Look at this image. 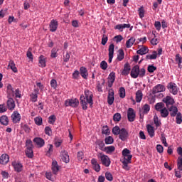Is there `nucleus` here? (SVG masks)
Masks as SVG:
<instances>
[{
	"label": "nucleus",
	"mask_w": 182,
	"mask_h": 182,
	"mask_svg": "<svg viewBox=\"0 0 182 182\" xmlns=\"http://www.w3.org/2000/svg\"><path fill=\"white\" fill-rule=\"evenodd\" d=\"M153 35L154 37L151 40V43L153 46H156L158 44L159 41H158V39L156 38V34H154V33H153Z\"/></svg>",
	"instance_id": "nucleus-60"
},
{
	"label": "nucleus",
	"mask_w": 182,
	"mask_h": 182,
	"mask_svg": "<svg viewBox=\"0 0 182 182\" xmlns=\"http://www.w3.org/2000/svg\"><path fill=\"white\" fill-rule=\"evenodd\" d=\"M159 112L162 118H166L169 114V112L166 107H164V109H162Z\"/></svg>",
	"instance_id": "nucleus-37"
},
{
	"label": "nucleus",
	"mask_w": 182,
	"mask_h": 182,
	"mask_svg": "<svg viewBox=\"0 0 182 182\" xmlns=\"http://www.w3.org/2000/svg\"><path fill=\"white\" fill-rule=\"evenodd\" d=\"M121 132V129H119V127H114L113 129H112V133L114 134V135H118Z\"/></svg>",
	"instance_id": "nucleus-58"
},
{
	"label": "nucleus",
	"mask_w": 182,
	"mask_h": 182,
	"mask_svg": "<svg viewBox=\"0 0 182 182\" xmlns=\"http://www.w3.org/2000/svg\"><path fill=\"white\" fill-rule=\"evenodd\" d=\"M35 91H36V93H32L30 95L31 100L33 103H36L38 100V90H35Z\"/></svg>",
	"instance_id": "nucleus-35"
},
{
	"label": "nucleus",
	"mask_w": 182,
	"mask_h": 182,
	"mask_svg": "<svg viewBox=\"0 0 182 182\" xmlns=\"http://www.w3.org/2000/svg\"><path fill=\"white\" fill-rule=\"evenodd\" d=\"M182 123V114L181 112H178L176 114V124H181Z\"/></svg>",
	"instance_id": "nucleus-54"
},
{
	"label": "nucleus",
	"mask_w": 182,
	"mask_h": 182,
	"mask_svg": "<svg viewBox=\"0 0 182 182\" xmlns=\"http://www.w3.org/2000/svg\"><path fill=\"white\" fill-rule=\"evenodd\" d=\"M115 80V73L111 72L108 77V87H112L113 83Z\"/></svg>",
	"instance_id": "nucleus-21"
},
{
	"label": "nucleus",
	"mask_w": 182,
	"mask_h": 182,
	"mask_svg": "<svg viewBox=\"0 0 182 182\" xmlns=\"http://www.w3.org/2000/svg\"><path fill=\"white\" fill-rule=\"evenodd\" d=\"M130 70H131V66L129 63H127L124 66V70L122 72V75L124 76H127L129 74Z\"/></svg>",
	"instance_id": "nucleus-27"
},
{
	"label": "nucleus",
	"mask_w": 182,
	"mask_h": 182,
	"mask_svg": "<svg viewBox=\"0 0 182 182\" xmlns=\"http://www.w3.org/2000/svg\"><path fill=\"white\" fill-rule=\"evenodd\" d=\"M61 159L63 162L65 164L69 163L70 161V159L69 158V154H68V151H61L60 152Z\"/></svg>",
	"instance_id": "nucleus-20"
},
{
	"label": "nucleus",
	"mask_w": 182,
	"mask_h": 182,
	"mask_svg": "<svg viewBox=\"0 0 182 182\" xmlns=\"http://www.w3.org/2000/svg\"><path fill=\"white\" fill-rule=\"evenodd\" d=\"M26 155L28 158L29 159H32L33 157V142L31 139H27L26 141Z\"/></svg>",
	"instance_id": "nucleus-3"
},
{
	"label": "nucleus",
	"mask_w": 182,
	"mask_h": 182,
	"mask_svg": "<svg viewBox=\"0 0 182 182\" xmlns=\"http://www.w3.org/2000/svg\"><path fill=\"white\" fill-rule=\"evenodd\" d=\"M53 173L55 175H57L58 171H59V166L58 164V161H52V167H51Z\"/></svg>",
	"instance_id": "nucleus-26"
},
{
	"label": "nucleus",
	"mask_w": 182,
	"mask_h": 182,
	"mask_svg": "<svg viewBox=\"0 0 182 182\" xmlns=\"http://www.w3.org/2000/svg\"><path fill=\"white\" fill-rule=\"evenodd\" d=\"M35 123L38 126H41L43 124V119L41 117H36L34 119Z\"/></svg>",
	"instance_id": "nucleus-48"
},
{
	"label": "nucleus",
	"mask_w": 182,
	"mask_h": 182,
	"mask_svg": "<svg viewBox=\"0 0 182 182\" xmlns=\"http://www.w3.org/2000/svg\"><path fill=\"white\" fill-rule=\"evenodd\" d=\"M70 60V52L67 51L65 55H63V62L64 63H69Z\"/></svg>",
	"instance_id": "nucleus-47"
},
{
	"label": "nucleus",
	"mask_w": 182,
	"mask_h": 182,
	"mask_svg": "<svg viewBox=\"0 0 182 182\" xmlns=\"http://www.w3.org/2000/svg\"><path fill=\"white\" fill-rule=\"evenodd\" d=\"M0 122H1V125H3V126L9 125V119L8 116L1 115V117L0 118Z\"/></svg>",
	"instance_id": "nucleus-30"
},
{
	"label": "nucleus",
	"mask_w": 182,
	"mask_h": 182,
	"mask_svg": "<svg viewBox=\"0 0 182 182\" xmlns=\"http://www.w3.org/2000/svg\"><path fill=\"white\" fill-rule=\"evenodd\" d=\"M58 28V21L55 19L50 21L49 23V31L50 32H55Z\"/></svg>",
	"instance_id": "nucleus-11"
},
{
	"label": "nucleus",
	"mask_w": 182,
	"mask_h": 182,
	"mask_svg": "<svg viewBox=\"0 0 182 182\" xmlns=\"http://www.w3.org/2000/svg\"><path fill=\"white\" fill-rule=\"evenodd\" d=\"M91 164L92 165L93 170L96 172H100L101 170V167L100 164H98L97 160L96 159H91Z\"/></svg>",
	"instance_id": "nucleus-18"
},
{
	"label": "nucleus",
	"mask_w": 182,
	"mask_h": 182,
	"mask_svg": "<svg viewBox=\"0 0 182 182\" xmlns=\"http://www.w3.org/2000/svg\"><path fill=\"white\" fill-rule=\"evenodd\" d=\"M107 42H108V37L106 36V34H103L102 38V42H101L102 45L105 46Z\"/></svg>",
	"instance_id": "nucleus-57"
},
{
	"label": "nucleus",
	"mask_w": 182,
	"mask_h": 182,
	"mask_svg": "<svg viewBox=\"0 0 182 182\" xmlns=\"http://www.w3.org/2000/svg\"><path fill=\"white\" fill-rule=\"evenodd\" d=\"M95 144L99 146V149H100V150H102V151L104 150V148H105V144L104 141H102V140H97V141H95Z\"/></svg>",
	"instance_id": "nucleus-40"
},
{
	"label": "nucleus",
	"mask_w": 182,
	"mask_h": 182,
	"mask_svg": "<svg viewBox=\"0 0 182 182\" xmlns=\"http://www.w3.org/2000/svg\"><path fill=\"white\" fill-rule=\"evenodd\" d=\"M80 74L82 76V77H83L85 80H87L88 71H87V69L85 67L82 66V67L80 68Z\"/></svg>",
	"instance_id": "nucleus-25"
},
{
	"label": "nucleus",
	"mask_w": 182,
	"mask_h": 182,
	"mask_svg": "<svg viewBox=\"0 0 182 182\" xmlns=\"http://www.w3.org/2000/svg\"><path fill=\"white\" fill-rule=\"evenodd\" d=\"M122 40H123V37L120 34L114 37V41H116L117 43L121 42Z\"/></svg>",
	"instance_id": "nucleus-61"
},
{
	"label": "nucleus",
	"mask_w": 182,
	"mask_h": 182,
	"mask_svg": "<svg viewBox=\"0 0 182 182\" xmlns=\"http://www.w3.org/2000/svg\"><path fill=\"white\" fill-rule=\"evenodd\" d=\"M146 129L149 136L153 138L154 136V128L151 125H147Z\"/></svg>",
	"instance_id": "nucleus-36"
},
{
	"label": "nucleus",
	"mask_w": 182,
	"mask_h": 182,
	"mask_svg": "<svg viewBox=\"0 0 182 182\" xmlns=\"http://www.w3.org/2000/svg\"><path fill=\"white\" fill-rule=\"evenodd\" d=\"M85 95H82L80 96V105L82 107L83 110L87 109V104L90 105V107L93 105V93L92 92L90 91L89 90L86 89L85 90Z\"/></svg>",
	"instance_id": "nucleus-1"
},
{
	"label": "nucleus",
	"mask_w": 182,
	"mask_h": 182,
	"mask_svg": "<svg viewBox=\"0 0 182 182\" xmlns=\"http://www.w3.org/2000/svg\"><path fill=\"white\" fill-rule=\"evenodd\" d=\"M154 122L156 127H160L161 124V122L160 119H159L156 114H155V115L154 116Z\"/></svg>",
	"instance_id": "nucleus-44"
},
{
	"label": "nucleus",
	"mask_w": 182,
	"mask_h": 182,
	"mask_svg": "<svg viewBox=\"0 0 182 182\" xmlns=\"http://www.w3.org/2000/svg\"><path fill=\"white\" fill-rule=\"evenodd\" d=\"M168 110L169 112H171V116L172 117H174L178 114V109L176 106H171V107L168 108Z\"/></svg>",
	"instance_id": "nucleus-31"
},
{
	"label": "nucleus",
	"mask_w": 182,
	"mask_h": 182,
	"mask_svg": "<svg viewBox=\"0 0 182 182\" xmlns=\"http://www.w3.org/2000/svg\"><path fill=\"white\" fill-rule=\"evenodd\" d=\"M151 110V106L148 104L143 105L141 108L139 109L140 118L144 117V114H148Z\"/></svg>",
	"instance_id": "nucleus-6"
},
{
	"label": "nucleus",
	"mask_w": 182,
	"mask_h": 182,
	"mask_svg": "<svg viewBox=\"0 0 182 182\" xmlns=\"http://www.w3.org/2000/svg\"><path fill=\"white\" fill-rule=\"evenodd\" d=\"M11 117L14 124L19 123L21 120V115L18 111H14Z\"/></svg>",
	"instance_id": "nucleus-8"
},
{
	"label": "nucleus",
	"mask_w": 182,
	"mask_h": 182,
	"mask_svg": "<svg viewBox=\"0 0 182 182\" xmlns=\"http://www.w3.org/2000/svg\"><path fill=\"white\" fill-rule=\"evenodd\" d=\"M6 97L10 98L15 96L14 90L11 85L9 84L6 86Z\"/></svg>",
	"instance_id": "nucleus-17"
},
{
	"label": "nucleus",
	"mask_w": 182,
	"mask_h": 182,
	"mask_svg": "<svg viewBox=\"0 0 182 182\" xmlns=\"http://www.w3.org/2000/svg\"><path fill=\"white\" fill-rule=\"evenodd\" d=\"M6 107L9 111H14L16 108V102L13 97L7 98Z\"/></svg>",
	"instance_id": "nucleus-9"
},
{
	"label": "nucleus",
	"mask_w": 182,
	"mask_h": 182,
	"mask_svg": "<svg viewBox=\"0 0 182 182\" xmlns=\"http://www.w3.org/2000/svg\"><path fill=\"white\" fill-rule=\"evenodd\" d=\"M119 138L122 141H126V140L127 139L128 136H129V133L128 132L124 129L122 128L121 129V132L119 134Z\"/></svg>",
	"instance_id": "nucleus-14"
},
{
	"label": "nucleus",
	"mask_w": 182,
	"mask_h": 182,
	"mask_svg": "<svg viewBox=\"0 0 182 182\" xmlns=\"http://www.w3.org/2000/svg\"><path fill=\"white\" fill-rule=\"evenodd\" d=\"M108 68V63L105 60H102L100 63V68L103 70H106Z\"/></svg>",
	"instance_id": "nucleus-51"
},
{
	"label": "nucleus",
	"mask_w": 182,
	"mask_h": 182,
	"mask_svg": "<svg viewBox=\"0 0 182 182\" xmlns=\"http://www.w3.org/2000/svg\"><path fill=\"white\" fill-rule=\"evenodd\" d=\"M102 134H110V130L108 127V126H104L102 129Z\"/></svg>",
	"instance_id": "nucleus-56"
},
{
	"label": "nucleus",
	"mask_w": 182,
	"mask_h": 182,
	"mask_svg": "<svg viewBox=\"0 0 182 182\" xmlns=\"http://www.w3.org/2000/svg\"><path fill=\"white\" fill-rule=\"evenodd\" d=\"M149 51V49L148 47L146 46H144L142 48H141L139 50H136V53L137 55H146V53H148Z\"/></svg>",
	"instance_id": "nucleus-29"
},
{
	"label": "nucleus",
	"mask_w": 182,
	"mask_h": 182,
	"mask_svg": "<svg viewBox=\"0 0 182 182\" xmlns=\"http://www.w3.org/2000/svg\"><path fill=\"white\" fill-rule=\"evenodd\" d=\"M163 102L166 104V107L168 109L170 106H173L175 104L174 99L171 96H166L163 99Z\"/></svg>",
	"instance_id": "nucleus-10"
},
{
	"label": "nucleus",
	"mask_w": 182,
	"mask_h": 182,
	"mask_svg": "<svg viewBox=\"0 0 182 182\" xmlns=\"http://www.w3.org/2000/svg\"><path fill=\"white\" fill-rule=\"evenodd\" d=\"M8 68H9L14 73H18V68L16 66L15 62L13 60H10Z\"/></svg>",
	"instance_id": "nucleus-28"
},
{
	"label": "nucleus",
	"mask_w": 182,
	"mask_h": 182,
	"mask_svg": "<svg viewBox=\"0 0 182 182\" xmlns=\"http://www.w3.org/2000/svg\"><path fill=\"white\" fill-rule=\"evenodd\" d=\"M33 142L36 143L39 149L43 148L45 146V140L41 137H36L33 139Z\"/></svg>",
	"instance_id": "nucleus-16"
},
{
	"label": "nucleus",
	"mask_w": 182,
	"mask_h": 182,
	"mask_svg": "<svg viewBox=\"0 0 182 182\" xmlns=\"http://www.w3.org/2000/svg\"><path fill=\"white\" fill-rule=\"evenodd\" d=\"M165 90V87L162 85H157L152 89V94L156 95V93L161 92Z\"/></svg>",
	"instance_id": "nucleus-19"
},
{
	"label": "nucleus",
	"mask_w": 182,
	"mask_h": 182,
	"mask_svg": "<svg viewBox=\"0 0 182 182\" xmlns=\"http://www.w3.org/2000/svg\"><path fill=\"white\" fill-rule=\"evenodd\" d=\"M119 97L121 99H124L126 96V92L124 87H120L119 90Z\"/></svg>",
	"instance_id": "nucleus-50"
},
{
	"label": "nucleus",
	"mask_w": 182,
	"mask_h": 182,
	"mask_svg": "<svg viewBox=\"0 0 182 182\" xmlns=\"http://www.w3.org/2000/svg\"><path fill=\"white\" fill-rule=\"evenodd\" d=\"M63 143V139H55L54 145L56 148H59L61 146V144Z\"/></svg>",
	"instance_id": "nucleus-46"
},
{
	"label": "nucleus",
	"mask_w": 182,
	"mask_h": 182,
	"mask_svg": "<svg viewBox=\"0 0 182 182\" xmlns=\"http://www.w3.org/2000/svg\"><path fill=\"white\" fill-rule=\"evenodd\" d=\"M168 89L170 90V92L173 94V95H176L178 94L179 89L176 86L175 83L171 82L168 85Z\"/></svg>",
	"instance_id": "nucleus-13"
},
{
	"label": "nucleus",
	"mask_w": 182,
	"mask_h": 182,
	"mask_svg": "<svg viewBox=\"0 0 182 182\" xmlns=\"http://www.w3.org/2000/svg\"><path fill=\"white\" fill-rule=\"evenodd\" d=\"M102 151L106 152V154H111L115 151V147L114 146H109L105 147L104 149H102Z\"/></svg>",
	"instance_id": "nucleus-32"
},
{
	"label": "nucleus",
	"mask_w": 182,
	"mask_h": 182,
	"mask_svg": "<svg viewBox=\"0 0 182 182\" xmlns=\"http://www.w3.org/2000/svg\"><path fill=\"white\" fill-rule=\"evenodd\" d=\"M58 49H57L56 48H53L52 50H51V53H50V58H58Z\"/></svg>",
	"instance_id": "nucleus-41"
},
{
	"label": "nucleus",
	"mask_w": 182,
	"mask_h": 182,
	"mask_svg": "<svg viewBox=\"0 0 182 182\" xmlns=\"http://www.w3.org/2000/svg\"><path fill=\"white\" fill-rule=\"evenodd\" d=\"M114 97L113 90H110L109 91V94L107 96V103L109 105H112L114 103Z\"/></svg>",
	"instance_id": "nucleus-23"
},
{
	"label": "nucleus",
	"mask_w": 182,
	"mask_h": 182,
	"mask_svg": "<svg viewBox=\"0 0 182 182\" xmlns=\"http://www.w3.org/2000/svg\"><path fill=\"white\" fill-rule=\"evenodd\" d=\"M147 70L149 73H153L156 70V67L153 65H149L147 67Z\"/></svg>",
	"instance_id": "nucleus-52"
},
{
	"label": "nucleus",
	"mask_w": 182,
	"mask_h": 182,
	"mask_svg": "<svg viewBox=\"0 0 182 182\" xmlns=\"http://www.w3.org/2000/svg\"><path fill=\"white\" fill-rule=\"evenodd\" d=\"M165 107V105L163 102H158L155 105V109L159 112Z\"/></svg>",
	"instance_id": "nucleus-38"
},
{
	"label": "nucleus",
	"mask_w": 182,
	"mask_h": 182,
	"mask_svg": "<svg viewBox=\"0 0 182 182\" xmlns=\"http://www.w3.org/2000/svg\"><path fill=\"white\" fill-rule=\"evenodd\" d=\"M47 148H48V150H47V154H46V155H47V156H50L53 152V145L48 144L47 145Z\"/></svg>",
	"instance_id": "nucleus-43"
},
{
	"label": "nucleus",
	"mask_w": 182,
	"mask_h": 182,
	"mask_svg": "<svg viewBox=\"0 0 182 182\" xmlns=\"http://www.w3.org/2000/svg\"><path fill=\"white\" fill-rule=\"evenodd\" d=\"M143 99V93L141 90H138L136 92V102L140 103Z\"/></svg>",
	"instance_id": "nucleus-33"
},
{
	"label": "nucleus",
	"mask_w": 182,
	"mask_h": 182,
	"mask_svg": "<svg viewBox=\"0 0 182 182\" xmlns=\"http://www.w3.org/2000/svg\"><path fill=\"white\" fill-rule=\"evenodd\" d=\"M127 117L129 122H133L136 118V114L133 108H129L127 112Z\"/></svg>",
	"instance_id": "nucleus-15"
},
{
	"label": "nucleus",
	"mask_w": 182,
	"mask_h": 182,
	"mask_svg": "<svg viewBox=\"0 0 182 182\" xmlns=\"http://www.w3.org/2000/svg\"><path fill=\"white\" fill-rule=\"evenodd\" d=\"M114 44H111L109 46V60L108 63H112V60H113V55H114Z\"/></svg>",
	"instance_id": "nucleus-22"
},
{
	"label": "nucleus",
	"mask_w": 182,
	"mask_h": 182,
	"mask_svg": "<svg viewBox=\"0 0 182 182\" xmlns=\"http://www.w3.org/2000/svg\"><path fill=\"white\" fill-rule=\"evenodd\" d=\"M98 158L100 159L102 165L106 167H109L111 161L110 158L107 155L100 153L98 155Z\"/></svg>",
	"instance_id": "nucleus-4"
},
{
	"label": "nucleus",
	"mask_w": 182,
	"mask_h": 182,
	"mask_svg": "<svg viewBox=\"0 0 182 182\" xmlns=\"http://www.w3.org/2000/svg\"><path fill=\"white\" fill-rule=\"evenodd\" d=\"M65 107H71L73 108H76L79 105V101L77 99H68L65 100Z\"/></svg>",
	"instance_id": "nucleus-5"
},
{
	"label": "nucleus",
	"mask_w": 182,
	"mask_h": 182,
	"mask_svg": "<svg viewBox=\"0 0 182 182\" xmlns=\"http://www.w3.org/2000/svg\"><path fill=\"white\" fill-rule=\"evenodd\" d=\"M113 120L114 122H119L121 120V114L120 113H115L114 115H113Z\"/></svg>",
	"instance_id": "nucleus-55"
},
{
	"label": "nucleus",
	"mask_w": 182,
	"mask_h": 182,
	"mask_svg": "<svg viewBox=\"0 0 182 182\" xmlns=\"http://www.w3.org/2000/svg\"><path fill=\"white\" fill-rule=\"evenodd\" d=\"M136 41V39L134 38V37H131L130 39H129L127 43H126V47L127 48H130L133 45L134 43H135Z\"/></svg>",
	"instance_id": "nucleus-39"
},
{
	"label": "nucleus",
	"mask_w": 182,
	"mask_h": 182,
	"mask_svg": "<svg viewBox=\"0 0 182 182\" xmlns=\"http://www.w3.org/2000/svg\"><path fill=\"white\" fill-rule=\"evenodd\" d=\"M139 75V66L138 65H134L131 70V77L136 79Z\"/></svg>",
	"instance_id": "nucleus-12"
},
{
	"label": "nucleus",
	"mask_w": 182,
	"mask_h": 182,
	"mask_svg": "<svg viewBox=\"0 0 182 182\" xmlns=\"http://www.w3.org/2000/svg\"><path fill=\"white\" fill-rule=\"evenodd\" d=\"M11 166L14 167V171L17 173H21L23 170V165L21 161H14L11 163Z\"/></svg>",
	"instance_id": "nucleus-7"
},
{
	"label": "nucleus",
	"mask_w": 182,
	"mask_h": 182,
	"mask_svg": "<svg viewBox=\"0 0 182 182\" xmlns=\"http://www.w3.org/2000/svg\"><path fill=\"white\" fill-rule=\"evenodd\" d=\"M14 96L16 99H21L22 95L19 89H16L14 92Z\"/></svg>",
	"instance_id": "nucleus-53"
},
{
	"label": "nucleus",
	"mask_w": 182,
	"mask_h": 182,
	"mask_svg": "<svg viewBox=\"0 0 182 182\" xmlns=\"http://www.w3.org/2000/svg\"><path fill=\"white\" fill-rule=\"evenodd\" d=\"M56 122V117L54 114H52L48 117V124H54V123Z\"/></svg>",
	"instance_id": "nucleus-49"
},
{
	"label": "nucleus",
	"mask_w": 182,
	"mask_h": 182,
	"mask_svg": "<svg viewBox=\"0 0 182 182\" xmlns=\"http://www.w3.org/2000/svg\"><path fill=\"white\" fill-rule=\"evenodd\" d=\"M105 144H113L114 139L112 136H109L105 139Z\"/></svg>",
	"instance_id": "nucleus-45"
},
{
	"label": "nucleus",
	"mask_w": 182,
	"mask_h": 182,
	"mask_svg": "<svg viewBox=\"0 0 182 182\" xmlns=\"http://www.w3.org/2000/svg\"><path fill=\"white\" fill-rule=\"evenodd\" d=\"M9 162V156L6 154H1L0 157V164L5 165Z\"/></svg>",
	"instance_id": "nucleus-24"
},
{
	"label": "nucleus",
	"mask_w": 182,
	"mask_h": 182,
	"mask_svg": "<svg viewBox=\"0 0 182 182\" xmlns=\"http://www.w3.org/2000/svg\"><path fill=\"white\" fill-rule=\"evenodd\" d=\"M124 58V52L122 49L119 50V53L117 55V60L119 61L123 60Z\"/></svg>",
	"instance_id": "nucleus-42"
},
{
	"label": "nucleus",
	"mask_w": 182,
	"mask_h": 182,
	"mask_svg": "<svg viewBox=\"0 0 182 182\" xmlns=\"http://www.w3.org/2000/svg\"><path fill=\"white\" fill-rule=\"evenodd\" d=\"M123 158L121 159L122 163V168L126 171H129L130 167L129 166V164H132V159L133 156L131 154V151L127 148H125L122 151Z\"/></svg>",
	"instance_id": "nucleus-2"
},
{
	"label": "nucleus",
	"mask_w": 182,
	"mask_h": 182,
	"mask_svg": "<svg viewBox=\"0 0 182 182\" xmlns=\"http://www.w3.org/2000/svg\"><path fill=\"white\" fill-rule=\"evenodd\" d=\"M39 67H41L42 68H44L46 67V61L44 55H41L39 57Z\"/></svg>",
	"instance_id": "nucleus-34"
},
{
	"label": "nucleus",
	"mask_w": 182,
	"mask_h": 182,
	"mask_svg": "<svg viewBox=\"0 0 182 182\" xmlns=\"http://www.w3.org/2000/svg\"><path fill=\"white\" fill-rule=\"evenodd\" d=\"M105 178H106V179H107L109 181H113V176H112V173H110L109 172L105 173Z\"/></svg>",
	"instance_id": "nucleus-62"
},
{
	"label": "nucleus",
	"mask_w": 182,
	"mask_h": 182,
	"mask_svg": "<svg viewBox=\"0 0 182 182\" xmlns=\"http://www.w3.org/2000/svg\"><path fill=\"white\" fill-rule=\"evenodd\" d=\"M178 170L182 171V157L178 158Z\"/></svg>",
	"instance_id": "nucleus-59"
},
{
	"label": "nucleus",
	"mask_w": 182,
	"mask_h": 182,
	"mask_svg": "<svg viewBox=\"0 0 182 182\" xmlns=\"http://www.w3.org/2000/svg\"><path fill=\"white\" fill-rule=\"evenodd\" d=\"M154 27L156 29V31H159L161 30V22L160 21H155Z\"/></svg>",
	"instance_id": "nucleus-64"
},
{
	"label": "nucleus",
	"mask_w": 182,
	"mask_h": 182,
	"mask_svg": "<svg viewBox=\"0 0 182 182\" xmlns=\"http://www.w3.org/2000/svg\"><path fill=\"white\" fill-rule=\"evenodd\" d=\"M44 132H46V134L50 136L52 134V129L49 127H46V129H44Z\"/></svg>",
	"instance_id": "nucleus-63"
}]
</instances>
